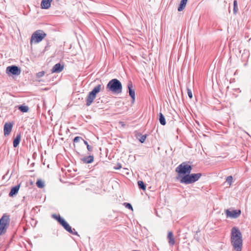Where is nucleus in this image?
Returning <instances> with one entry per match:
<instances>
[{"label": "nucleus", "instance_id": "f257e3e1", "mask_svg": "<svg viewBox=\"0 0 251 251\" xmlns=\"http://www.w3.org/2000/svg\"><path fill=\"white\" fill-rule=\"evenodd\" d=\"M231 243L236 251H241L242 247V236L239 229L234 227L231 231Z\"/></svg>", "mask_w": 251, "mask_h": 251}, {"label": "nucleus", "instance_id": "f03ea898", "mask_svg": "<svg viewBox=\"0 0 251 251\" xmlns=\"http://www.w3.org/2000/svg\"><path fill=\"white\" fill-rule=\"evenodd\" d=\"M51 217L56 220L57 222L59 223V224L69 233L73 235H78L77 232L75 230V229H72L69 224L62 217H61L60 215L53 214L51 215Z\"/></svg>", "mask_w": 251, "mask_h": 251}, {"label": "nucleus", "instance_id": "7ed1b4c3", "mask_svg": "<svg viewBox=\"0 0 251 251\" xmlns=\"http://www.w3.org/2000/svg\"><path fill=\"white\" fill-rule=\"evenodd\" d=\"M192 170L190 165L185 162H183L179 165L176 169V171L178 173V179H180L185 175L190 174Z\"/></svg>", "mask_w": 251, "mask_h": 251}, {"label": "nucleus", "instance_id": "20e7f679", "mask_svg": "<svg viewBox=\"0 0 251 251\" xmlns=\"http://www.w3.org/2000/svg\"><path fill=\"white\" fill-rule=\"evenodd\" d=\"M10 216L6 213L3 214L0 219V236L4 234L9 226Z\"/></svg>", "mask_w": 251, "mask_h": 251}, {"label": "nucleus", "instance_id": "39448f33", "mask_svg": "<svg viewBox=\"0 0 251 251\" xmlns=\"http://www.w3.org/2000/svg\"><path fill=\"white\" fill-rule=\"evenodd\" d=\"M46 33L42 30H37L31 35L30 40V44H37L40 42L46 36Z\"/></svg>", "mask_w": 251, "mask_h": 251}, {"label": "nucleus", "instance_id": "423d86ee", "mask_svg": "<svg viewBox=\"0 0 251 251\" xmlns=\"http://www.w3.org/2000/svg\"><path fill=\"white\" fill-rule=\"evenodd\" d=\"M101 86L99 84L95 86L93 90L90 92L86 100V105L87 106H90L96 97L97 94L100 91Z\"/></svg>", "mask_w": 251, "mask_h": 251}, {"label": "nucleus", "instance_id": "0eeeda50", "mask_svg": "<svg viewBox=\"0 0 251 251\" xmlns=\"http://www.w3.org/2000/svg\"><path fill=\"white\" fill-rule=\"evenodd\" d=\"M122 92V85L117 79L111 80V93L115 94H121Z\"/></svg>", "mask_w": 251, "mask_h": 251}, {"label": "nucleus", "instance_id": "6e6552de", "mask_svg": "<svg viewBox=\"0 0 251 251\" xmlns=\"http://www.w3.org/2000/svg\"><path fill=\"white\" fill-rule=\"evenodd\" d=\"M21 72L20 68L15 65L9 66L6 69V73L8 75H18L21 74Z\"/></svg>", "mask_w": 251, "mask_h": 251}, {"label": "nucleus", "instance_id": "1a4fd4ad", "mask_svg": "<svg viewBox=\"0 0 251 251\" xmlns=\"http://www.w3.org/2000/svg\"><path fill=\"white\" fill-rule=\"evenodd\" d=\"M226 214L227 217L230 218H236L240 216L241 211L240 210H233L231 211L226 210Z\"/></svg>", "mask_w": 251, "mask_h": 251}, {"label": "nucleus", "instance_id": "9d476101", "mask_svg": "<svg viewBox=\"0 0 251 251\" xmlns=\"http://www.w3.org/2000/svg\"><path fill=\"white\" fill-rule=\"evenodd\" d=\"M180 182L186 184L193 183V180L191 177V175L187 174L185 175L180 179Z\"/></svg>", "mask_w": 251, "mask_h": 251}, {"label": "nucleus", "instance_id": "9b49d317", "mask_svg": "<svg viewBox=\"0 0 251 251\" xmlns=\"http://www.w3.org/2000/svg\"><path fill=\"white\" fill-rule=\"evenodd\" d=\"M13 127V124L11 123H6L4 125V134L5 136L8 135L11 130Z\"/></svg>", "mask_w": 251, "mask_h": 251}, {"label": "nucleus", "instance_id": "f8f14e48", "mask_svg": "<svg viewBox=\"0 0 251 251\" xmlns=\"http://www.w3.org/2000/svg\"><path fill=\"white\" fill-rule=\"evenodd\" d=\"M64 69V65H61L60 63L56 64L51 69L52 73H60Z\"/></svg>", "mask_w": 251, "mask_h": 251}, {"label": "nucleus", "instance_id": "ddd939ff", "mask_svg": "<svg viewBox=\"0 0 251 251\" xmlns=\"http://www.w3.org/2000/svg\"><path fill=\"white\" fill-rule=\"evenodd\" d=\"M20 187V185L18 184L12 187L9 193V196L10 197H13L16 196L19 190Z\"/></svg>", "mask_w": 251, "mask_h": 251}, {"label": "nucleus", "instance_id": "4468645a", "mask_svg": "<svg viewBox=\"0 0 251 251\" xmlns=\"http://www.w3.org/2000/svg\"><path fill=\"white\" fill-rule=\"evenodd\" d=\"M52 0H42L41 2V7L42 9H49L51 5V2Z\"/></svg>", "mask_w": 251, "mask_h": 251}, {"label": "nucleus", "instance_id": "2eb2a0df", "mask_svg": "<svg viewBox=\"0 0 251 251\" xmlns=\"http://www.w3.org/2000/svg\"><path fill=\"white\" fill-rule=\"evenodd\" d=\"M128 91H129V94L130 96L131 97L132 100V103L134 102L135 99V91L132 89V84L131 82H129L127 86Z\"/></svg>", "mask_w": 251, "mask_h": 251}, {"label": "nucleus", "instance_id": "dca6fc26", "mask_svg": "<svg viewBox=\"0 0 251 251\" xmlns=\"http://www.w3.org/2000/svg\"><path fill=\"white\" fill-rule=\"evenodd\" d=\"M81 160L83 163L86 164L91 163L94 161L93 155H89L81 158Z\"/></svg>", "mask_w": 251, "mask_h": 251}, {"label": "nucleus", "instance_id": "f3484780", "mask_svg": "<svg viewBox=\"0 0 251 251\" xmlns=\"http://www.w3.org/2000/svg\"><path fill=\"white\" fill-rule=\"evenodd\" d=\"M21 139V135L20 133H19L17 134L16 137L13 140V147L14 148H16L18 147L20 144Z\"/></svg>", "mask_w": 251, "mask_h": 251}, {"label": "nucleus", "instance_id": "a211bd4d", "mask_svg": "<svg viewBox=\"0 0 251 251\" xmlns=\"http://www.w3.org/2000/svg\"><path fill=\"white\" fill-rule=\"evenodd\" d=\"M168 239L169 240V243L171 245H174L175 244V239L174 238L173 234L172 231H169L168 233Z\"/></svg>", "mask_w": 251, "mask_h": 251}, {"label": "nucleus", "instance_id": "6ab92c4d", "mask_svg": "<svg viewBox=\"0 0 251 251\" xmlns=\"http://www.w3.org/2000/svg\"><path fill=\"white\" fill-rule=\"evenodd\" d=\"M187 2V0H181L179 6L178 8V11H181L183 10L185 7Z\"/></svg>", "mask_w": 251, "mask_h": 251}, {"label": "nucleus", "instance_id": "aec40b11", "mask_svg": "<svg viewBox=\"0 0 251 251\" xmlns=\"http://www.w3.org/2000/svg\"><path fill=\"white\" fill-rule=\"evenodd\" d=\"M191 175L193 183L198 180L201 176V173L192 174Z\"/></svg>", "mask_w": 251, "mask_h": 251}, {"label": "nucleus", "instance_id": "412c9836", "mask_svg": "<svg viewBox=\"0 0 251 251\" xmlns=\"http://www.w3.org/2000/svg\"><path fill=\"white\" fill-rule=\"evenodd\" d=\"M18 109L23 113L27 112L29 110V107L27 106L24 105H20L18 106Z\"/></svg>", "mask_w": 251, "mask_h": 251}, {"label": "nucleus", "instance_id": "4be33fe9", "mask_svg": "<svg viewBox=\"0 0 251 251\" xmlns=\"http://www.w3.org/2000/svg\"><path fill=\"white\" fill-rule=\"evenodd\" d=\"M37 186L39 188H43L45 186V182L42 180L38 179L36 183Z\"/></svg>", "mask_w": 251, "mask_h": 251}, {"label": "nucleus", "instance_id": "5701e85b", "mask_svg": "<svg viewBox=\"0 0 251 251\" xmlns=\"http://www.w3.org/2000/svg\"><path fill=\"white\" fill-rule=\"evenodd\" d=\"M159 115V122H160V124L164 126L166 124V121H165V119L164 115L161 113H160Z\"/></svg>", "mask_w": 251, "mask_h": 251}, {"label": "nucleus", "instance_id": "b1692460", "mask_svg": "<svg viewBox=\"0 0 251 251\" xmlns=\"http://www.w3.org/2000/svg\"><path fill=\"white\" fill-rule=\"evenodd\" d=\"M138 186L139 187L143 190H146V186L144 184V182L142 181H139L138 182Z\"/></svg>", "mask_w": 251, "mask_h": 251}, {"label": "nucleus", "instance_id": "393cba45", "mask_svg": "<svg viewBox=\"0 0 251 251\" xmlns=\"http://www.w3.org/2000/svg\"><path fill=\"white\" fill-rule=\"evenodd\" d=\"M80 140L84 141V139L81 137L76 136L74 139V144L79 142Z\"/></svg>", "mask_w": 251, "mask_h": 251}, {"label": "nucleus", "instance_id": "a878e982", "mask_svg": "<svg viewBox=\"0 0 251 251\" xmlns=\"http://www.w3.org/2000/svg\"><path fill=\"white\" fill-rule=\"evenodd\" d=\"M233 178L232 176H228L226 179V182L227 183L229 186H231Z\"/></svg>", "mask_w": 251, "mask_h": 251}, {"label": "nucleus", "instance_id": "bb28decb", "mask_svg": "<svg viewBox=\"0 0 251 251\" xmlns=\"http://www.w3.org/2000/svg\"><path fill=\"white\" fill-rule=\"evenodd\" d=\"M234 5V9L233 11L235 14H236L237 12L238 9H237V2L236 0H234L233 2Z\"/></svg>", "mask_w": 251, "mask_h": 251}, {"label": "nucleus", "instance_id": "cd10ccee", "mask_svg": "<svg viewBox=\"0 0 251 251\" xmlns=\"http://www.w3.org/2000/svg\"><path fill=\"white\" fill-rule=\"evenodd\" d=\"M44 75H45V72L41 71V72H40L38 73H37V76L38 78H40V77H42L43 76H44Z\"/></svg>", "mask_w": 251, "mask_h": 251}, {"label": "nucleus", "instance_id": "c85d7f7f", "mask_svg": "<svg viewBox=\"0 0 251 251\" xmlns=\"http://www.w3.org/2000/svg\"><path fill=\"white\" fill-rule=\"evenodd\" d=\"M187 93H188V95L190 99H192L193 97L192 92L191 91V90L189 88L187 89Z\"/></svg>", "mask_w": 251, "mask_h": 251}, {"label": "nucleus", "instance_id": "c756f323", "mask_svg": "<svg viewBox=\"0 0 251 251\" xmlns=\"http://www.w3.org/2000/svg\"><path fill=\"white\" fill-rule=\"evenodd\" d=\"M125 206H126V207L127 208L130 209H131L132 210H133L132 205L130 203H125Z\"/></svg>", "mask_w": 251, "mask_h": 251}, {"label": "nucleus", "instance_id": "7c9ffc66", "mask_svg": "<svg viewBox=\"0 0 251 251\" xmlns=\"http://www.w3.org/2000/svg\"><path fill=\"white\" fill-rule=\"evenodd\" d=\"M146 138V136L145 135H143L141 136V138L140 139V141L141 143H143L145 141Z\"/></svg>", "mask_w": 251, "mask_h": 251}, {"label": "nucleus", "instance_id": "2f4dec72", "mask_svg": "<svg viewBox=\"0 0 251 251\" xmlns=\"http://www.w3.org/2000/svg\"><path fill=\"white\" fill-rule=\"evenodd\" d=\"M123 173L124 174H126V175H128L129 174L128 170L126 168H124Z\"/></svg>", "mask_w": 251, "mask_h": 251}, {"label": "nucleus", "instance_id": "473e14b6", "mask_svg": "<svg viewBox=\"0 0 251 251\" xmlns=\"http://www.w3.org/2000/svg\"><path fill=\"white\" fill-rule=\"evenodd\" d=\"M87 149L89 151H92L93 150V147L90 146L89 145H87Z\"/></svg>", "mask_w": 251, "mask_h": 251}, {"label": "nucleus", "instance_id": "72a5a7b5", "mask_svg": "<svg viewBox=\"0 0 251 251\" xmlns=\"http://www.w3.org/2000/svg\"><path fill=\"white\" fill-rule=\"evenodd\" d=\"M121 168H122L121 165L120 164H118L117 165V166L114 167V169L115 170H118V169H121Z\"/></svg>", "mask_w": 251, "mask_h": 251}, {"label": "nucleus", "instance_id": "f704fd0d", "mask_svg": "<svg viewBox=\"0 0 251 251\" xmlns=\"http://www.w3.org/2000/svg\"><path fill=\"white\" fill-rule=\"evenodd\" d=\"M110 81H109L108 82V83L107 84V85H106V89H108V90H110Z\"/></svg>", "mask_w": 251, "mask_h": 251}, {"label": "nucleus", "instance_id": "c9c22d12", "mask_svg": "<svg viewBox=\"0 0 251 251\" xmlns=\"http://www.w3.org/2000/svg\"><path fill=\"white\" fill-rule=\"evenodd\" d=\"M82 141L84 142V143L85 144V145H86V146H87V145H89V144H88V142H87L86 141H85V140H84V141Z\"/></svg>", "mask_w": 251, "mask_h": 251}]
</instances>
